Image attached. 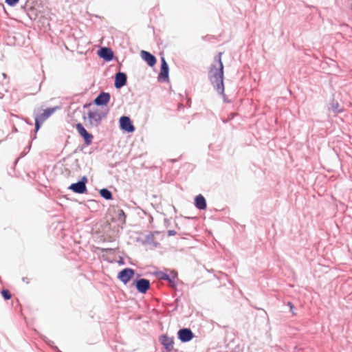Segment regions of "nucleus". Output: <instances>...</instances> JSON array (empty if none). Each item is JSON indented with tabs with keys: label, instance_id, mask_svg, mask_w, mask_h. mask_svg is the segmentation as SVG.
<instances>
[{
	"label": "nucleus",
	"instance_id": "1",
	"mask_svg": "<svg viewBox=\"0 0 352 352\" xmlns=\"http://www.w3.org/2000/svg\"><path fill=\"white\" fill-rule=\"evenodd\" d=\"M222 53L215 56L214 63L212 65L208 72V78L216 91L221 95L224 93L223 85V65L221 61Z\"/></svg>",
	"mask_w": 352,
	"mask_h": 352
},
{
	"label": "nucleus",
	"instance_id": "2",
	"mask_svg": "<svg viewBox=\"0 0 352 352\" xmlns=\"http://www.w3.org/2000/svg\"><path fill=\"white\" fill-rule=\"evenodd\" d=\"M108 113V110H102L100 109H95L89 111L87 116L84 117L85 125L88 128H97L100 124L102 120L106 118Z\"/></svg>",
	"mask_w": 352,
	"mask_h": 352
},
{
	"label": "nucleus",
	"instance_id": "3",
	"mask_svg": "<svg viewBox=\"0 0 352 352\" xmlns=\"http://www.w3.org/2000/svg\"><path fill=\"white\" fill-rule=\"evenodd\" d=\"M58 109V107L48 108L45 109L43 113L36 115L35 116V129L36 131H38L41 124L50 117L51 116L56 110Z\"/></svg>",
	"mask_w": 352,
	"mask_h": 352
},
{
	"label": "nucleus",
	"instance_id": "4",
	"mask_svg": "<svg viewBox=\"0 0 352 352\" xmlns=\"http://www.w3.org/2000/svg\"><path fill=\"white\" fill-rule=\"evenodd\" d=\"M87 182V178L85 176H83L81 179L76 182L72 184L69 187V190H72L73 192L82 194L87 191L86 183Z\"/></svg>",
	"mask_w": 352,
	"mask_h": 352
},
{
	"label": "nucleus",
	"instance_id": "5",
	"mask_svg": "<svg viewBox=\"0 0 352 352\" xmlns=\"http://www.w3.org/2000/svg\"><path fill=\"white\" fill-rule=\"evenodd\" d=\"M76 129L78 133L83 138L85 144L87 145L91 144L93 135L87 131L83 125L81 123H78L76 124Z\"/></svg>",
	"mask_w": 352,
	"mask_h": 352
},
{
	"label": "nucleus",
	"instance_id": "6",
	"mask_svg": "<svg viewBox=\"0 0 352 352\" xmlns=\"http://www.w3.org/2000/svg\"><path fill=\"white\" fill-rule=\"evenodd\" d=\"M120 126L122 130L128 133H132L135 131L133 124L130 118L127 116H122L120 118Z\"/></svg>",
	"mask_w": 352,
	"mask_h": 352
},
{
	"label": "nucleus",
	"instance_id": "7",
	"mask_svg": "<svg viewBox=\"0 0 352 352\" xmlns=\"http://www.w3.org/2000/svg\"><path fill=\"white\" fill-rule=\"evenodd\" d=\"M178 338L182 342H187L190 341L193 337L194 334L190 329L184 328L181 329L177 332Z\"/></svg>",
	"mask_w": 352,
	"mask_h": 352
},
{
	"label": "nucleus",
	"instance_id": "8",
	"mask_svg": "<svg viewBox=\"0 0 352 352\" xmlns=\"http://www.w3.org/2000/svg\"><path fill=\"white\" fill-rule=\"evenodd\" d=\"M160 341L163 345L166 351L170 352L173 350L174 338L173 337H169L166 335L160 336Z\"/></svg>",
	"mask_w": 352,
	"mask_h": 352
},
{
	"label": "nucleus",
	"instance_id": "9",
	"mask_svg": "<svg viewBox=\"0 0 352 352\" xmlns=\"http://www.w3.org/2000/svg\"><path fill=\"white\" fill-rule=\"evenodd\" d=\"M134 274V270L131 268H125L120 271L118 278L124 284H126Z\"/></svg>",
	"mask_w": 352,
	"mask_h": 352
},
{
	"label": "nucleus",
	"instance_id": "10",
	"mask_svg": "<svg viewBox=\"0 0 352 352\" xmlns=\"http://www.w3.org/2000/svg\"><path fill=\"white\" fill-rule=\"evenodd\" d=\"M168 65L164 57L161 58V69L160 72L159 74V79L162 80L163 81H166L168 80Z\"/></svg>",
	"mask_w": 352,
	"mask_h": 352
},
{
	"label": "nucleus",
	"instance_id": "11",
	"mask_svg": "<svg viewBox=\"0 0 352 352\" xmlns=\"http://www.w3.org/2000/svg\"><path fill=\"white\" fill-rule=\"evenodd\" d=\"M126 74L123 72H118L116 74L114 86L116 89H120L126 84Z\"/></svg>",
	"mask_w": 352,
	"mask_h": 352
},
{
	"label": "nucleus",
	"instance_id": "12",
	"mask_svg": "<svg viewBox=\"0 0 352 352\" xmlns=\"http://www.w3.org/2000/svg\"><path fill=\"white\" fill-rule=\"evenodd\" d=\"M136 289L142 294H145L150 288V281L145 278H140L136 281Z\"/></svg>",
	"mask_w": 352,
	"mask_h": 352
},
{
	"label": "nucleus",
	"instance_id": "13",
	"mask_svg": "<svg viewBox=\"0 0 352 352\" xmlns=\"http://www.w3.org/2000/svg\"><path fill=\"white\" fill-rule=\"evenodd\" d=\"M157 276L161 280H167L170 287H174L176 286V284H175V279L177 278L176 274L172 272L171 275H168L166 273L160 272L157 274Z\"/></svg>",
	"mask_w": 352,
	"mask_h": 352
},
{
	"label": "nucleus",
	"instance_id": "14",
	"mask_svg": "<svg viewBox=\"0 0 352 352\" xmlns=\"http://www.w3.org/2000/svg\"><path fill=\"white\" fill-rule=\"evenodd\" d=\"M111 96L107 92H101L94 100V103L98 106L105 105L110 100Z\"/></svg>",
	"mask_w": 352,
	"mask_h": 352
},
{
	"label": "nucleus",
	"instance_id": "15",
	"mask_svg": "<svg viewBox=\"0 0 352 352\" xmlns=\"http://www.w3.org/2000/svg\"><path fill=\"white\" fill-rule=\"evenodd\" d=\"M98 55L105 60L110 61L113 59V52L110 48L102 47L98 52Z\"/></svg>",
	"mask_w": 352,
	"mask_h": 352
},
{
	"label": "nucleus",
	"instance_id": "16",
	"mask_svg": "<svg viewBox=\"0 0 352 352\" xmlns=\"http://www.w3.org/2000/svg\"><path fill=\"white\" fill-rule=\"evenodd\" d=\"M141 57L150 67H153L156 63V58L148 52L142 50Z\"/></svg>",
	"mask_w": 352,
	"mask_h": 352
},
{
	"label": "nucleus",
	"instance_id": "17",
	"mask_svg": "<svg viewBox=\"0 0 352 352\" xmlns=\"http://www.w3.org/2000/svg\"><path fill=\"white\" fill-rule=\"evenodd\" d=\"M195 206L199 210H205L206 208V201L202 195H199L195 197Z\"/></svg>",
	"mask_w": 352,
	"mask_h": 352
},
{
	"label": "nucleus",
	"instance_id": "18",
	"mask_svg": "<svg viewBox=\"0 0 352 352\" xmlns=\"http://www.w3.org/2000/svg\"><path fill=\"white\" fill-rule=\"evenodd\" d=\"M114 213L116 214V217L118 221H119L122 225L124 224L125 219H126V215H125L124 211L122 209L117 208V209L114 210Z\"/></svg>",
	"mask_w": 352,
	"mask_h": 352
},
{
	"label": "nucleus",
	"instance_id": "19",
	"mask_svg": "<svg viewBox=\"0 0 352 352\" xmlns=\"http://www.w3.org/2000/svg\"><path fill=\"white\" fill-rule=\"evenodd\" d=\"M329 109L331 110L335 114L342 112V109L340 107L339 103L335 101L329 104Z\"/></svg>",
	"mask_w": 352,
	"mask_h": 352
},
{
	"label": "nucleus",
	"instance_id": "20",
	"mask_svg": "<svg viewBox=\"0 0 352 352\" xmlns=\"http://www.w3.org/2000/svg\"><path fill=\"white\" fill-rule=\"evenodd\" d=\"M100 195H101V197H102L104 199L107 200L112 199V193L107 188L101 189L100 191Z\"/></svg>",
	"mask_w": 352,
	"mask_h": 352
},
{
	"label": "nucleus",
	"instance_id": "21",
	"mask_svg": "<svg viewBox=\"0 0 352 352\" xmlns=\"http://www.w3.org/2000/svg\"><path fill=\"white\" fill-rule=\"evenodd\" d=\"M42 338L49 346L56 349L58 352H60L58 347L54 345L53 341L49 340L46 336H43Z\"/></svg>",
	"mask_w": 352,
	"mask_h": 352
},
{
	"label": "nucleus",
	"instance_id": "22",
	"mask_svg": "<svg viewBox=\"0 0 352 352\" xmlns=\"http://www.w3.org/2000/svg\"><path fill=\"white\" fill-rule=\"evenodd\" d=\"M1 294H2V296L3 297L6 299V300H9L11 298V294L10 293V292L8 290H6V289H3L2 292H1Z\"/></svg>",
	"mask_w": 352,
	"mask_h": 352
},
{
	"label": "nucleus",
	"instance_id": "23",
	"mask_svg": "<svg viewBox=\"0 0 352 352\" xmlns=\"http://www.w3.org/2000/svg\"><path fill=\"white\" fill-rule=\"evenodd\" d=\"M19 1V0H6V3L10 6H13L16 5Z\"/></svg>",
	"mask_w": 352,
	"mask_h": 352
},
{
	"label": "nucleus",
	"instance_id": "24",
	"mask_svg": "<svg viewBox=\"0 0 352 352\" xmlns=\"http://www.w3.org/2000/svg\"><path fill=\"white\" fill-rule=\"evenodd\" d=\"M287 306L289 307L290 311L292 313L293 315H296V312L294 311V306L291 302H287Z\"/></svg>",
	"mask_w": 352,
	"mask_h": 352
},
{
	"label": "nucleus",
	"instance_id": "25",
	"mask_svg": "<svg viewBox=\"0 0 352 352\" xmlns=\"http://www.w3.org/2000/svg\"><path fill=\"white\" fill-rule=\"evenodd\" d=\"M177 232L175 230H170L168 231V236H175Z\"/></svg>",
	"mask_w": 352,
	"mask_h": 352
},
{
	"label": "nucleus",
	"instance_id": "26",
	"mask_svg": "<svg viewBox=\"0 0 352 352\" xmlns=\"http://www.w3.org/2000/svg\"><path fill=\"white\" fill-rule=\"evenodd\" d=\"M2 76H3V77L4 78H7V77H8L7 74H5V73H3V74H2Z\"/></svg>",
	"mask_w": 352,
	"mask_h": 352
},
{
	"label": "nucleus",
	"instance_id": "27",
	"mask_svg": "<svg viewBox=\"0 0 352 352\" xmlns=\"http://www.w3.org/2000/svg\"><path fill=\"white\" fill-rule=\"evenodd\" d=\"M23 280L24 282L28 283V278H23Z\"/></svg>",
	"mask_w": 352,
	"mask_h": 352
}]
</instances>
